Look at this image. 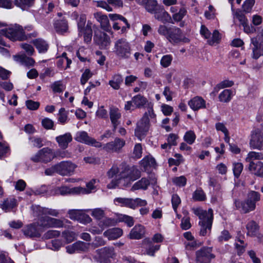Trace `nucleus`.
Wrapping results in <instances>:
<instances>
[{
	"label": "nucleus",
	"instance_id": "nucleus-1",
	"mask_svg": "<svg viewBox=\"0 0 263 263\" xmlns=\"http://www.w3.org/2000/svg\"><path fill=\"white\" fill-rule=\"evenodd\" d=\"M156 115L154 112L153 105L149 104L147 111L143 115L142 118L137 122L135 135L138 139L141 140L147 133L149 127V118L155 119Z\"/></svg>",
	"mask_w": 263,
	"mask_h": 263
},
{
	"label": "nucleus",
	"instance_id": "nucleus-2",
	"mask_svg": "<svg viewBox=\"0 0 263 263\" xmlns=\"http://www.w3.org/2000/svg\"><path fill=\"white\" fill-rule=\"evenodd\" d=\"M260 199V195L258 192L251 191L249 193L248 198L244 201L236 200L235 205L237 209L245 213L253 211L256 207V202Z\"/></svg>",
	"mask_w": 263,
	"mask_h": 263
},
{
	"label": "nucleus",
	"instance_id": "nucleus-3",
	"mask_svg": "<svg viewBox=\"0 0 263 263\" xmlns=\"http://www.w3.org/2000/svg\"><path fill=\"white\" fill-rule=\"evenodd\" d=\"M132 46L125 38L117 40L114 43L113 52L115 55L120 59H128L132 54Z\"/></svg>",
	"mask_w": 263,
	"mask_h": 263
},
{
	"label": "nucleus",
	"instance_id": "nucleus-4",
	"mask_svg": "<svg viewBox=\"0 0 263 263\" xmlns=\"http://www.w3.org/2000/svg\"><path fill=\"white\" fill-rule=\"evenodd\" d=\"M1 33L12 41H24L29 37V34H26L22 26L15 24L8 28L1 30Z\"/></svg>",
	"mask_w": 263,
	"mask_h": 263
},
{
	"label": "nucleus",
	"instance_id": "nucleus-5",
	"mask_svg": "<svg viewBox=\"0 0 263 263\" xmlns=\"http://www.w3.org/2000/svg\"><path fill=\"white\" fill-rule=\"evenodd\" d=\"M86 16L85 14H81L77 21V26L79 36H83L84 41L85 43H89L91 41L92 35V23L88 21L85 26Z\"/></svg>",
	"mask_w": 263,
	"mask_h": 263
},
{
	"label": "nucleus",
	"instance_id": "nucleus-6",
	"mask_svg": "<svg viewBox=\"0 0 263 263\" xmlns=\"http://www.w3.org/2000/svg\"><path fill=\"white\" fill-rule=\"evenodd\" d=\"M149 104H153L148 102L147 99L141 95H137L133 97L130 101L125 102L124 109L132 111L136 108H142L146 107L147 109Z\"/></svg>",
	"mask_w": 263,
	"mask_h": 263
},
{
	"label": "nucleus",
	"instance_id": "nucleus-7",
	"mask_svg": "<svg viewBox=\"0 0 263 263\" xmlns=\"http://www.w3.org/2000/svg\"><path fill=\"white\" fill-rule=\"evenodd\" d=\"M54 158L52 149L49 147H44L33 155L30 159L34 162L47 163L52 161Z\"/></svg>",
	"mask_w": 263,
	"mask_h": 263
},
{
	"label": "nucleus",
	"instance_id": "nucleus-8",
	"mask_svg": "<svg viewBox=\"0 0 263 263\" xmlns=\"http://www.w3.org/2000/svg\"><path fill=\"white\" fill-rule=\"evenodd\" d=\"M39 219L40 226L45 228H61L64 227V221L61 219L55 218L47 215L40 216Z\"/></svg>",
	"mask_w": 263,
	"mask_h": 263
},
{
	"label": "nucleus",
	"instance_id": "nucleus-9",
	"mask_svg": "<svg viewBox=\"0 0 263 263\" xmlns=\"http://www.w3.org/2000/svg\"><path fill=\"white\" fill-rule=\"evenodd\" d=\"M140 172L134 167L126 166L120 172L121 182L123 180L129 182L134 181L140 177Z\"/></svg>",
	"mask_w": 263,
	"mask_h": 263
},
{
	"label": "nucleus",
	"instance_id": "nucleus-10",
	"mask_svg": "<svg viewBox=\"0 0 263 263\" xmlns=\"http://www.w3.org/2000/svg\"><path fill=\"white\" fill-rule=\"evenodd\" d=\"M74 139L78 142L97 148H100L102 146L101 142L97 141L94 138L89 136L88 133L85 131H79L77 132Z\"/></svg>",
	"mask_w": 263,
	"mask_h": 263
},
{
	"label": "nucleus",
	"instance_id": "nucleus-11",
	"mask_svg": "<svg viewBox=\"0 0 263 263\" xmlns=\"http://www.w3.org/2000/svg\"><path fill=\"white\" fill-rule=\"evenodd\" d=\"M167 39L173 44L190 42L189 39L183 35L181 30L176 27H171Z\"/></svg>",
	"mask_w": 263,
	"mask_h": 263
},
{
	"label": "nucleus",
	"instance_id": "nucleus-12",
	"mask_svg": "<svg viewBox=\"0 0 263 263\" xmlns=\"http://www.w3.org/2000/svg\"><path fill=\"white\" fill-rule=\"evenodd\" d=\"M249 144L252 149L263 150V134L260 129H255L251 132Z\"/></svg>",
	"mask_w": 263,
	"mask_h": 263
},
{
	"label": "nucleus",
	"instance_id": "nucleus-13",
	"mask_svg": "<svg viewBox=\"0 0 263 263\" xmlns=\"http://www.w3.org/2000/svg\"><path fill=\"white\" fill-rule=\"evenodd\" d=\"M107 176L108 178L111 179L107 185L109 189L116 188L121 183V178H119L120 173L119 174V169L117 165H113L107 171Z\"/></svg>",
	"mask_w": 263,
	"mask_h": 263
},
{
	"label": "nucleus",
	"instance_id": "nucleus-14",
	"mask_svg": "<svg viewBox=\"0 0 263 263\" xmlns=\"http://www.w3.org/2000/svg\"><path fill=\"white\" fill-rule=\"evenodd\" d=\"M212 249L209 247H204L196 253L197 263H211V259L215 257L212 253Z\"/></svg>",
	"mask_w": 263,
	"mask_h": 263
},
{
	"label": "nucleus",
	"instance_id": "nucleus-15",
	"mask_svg": "<svg viewBox=\"0 0 263 263\" xmlns=\"http://www.w3.org/2000/svg\"><path fill=\"white\" fill-rule=\"evenodd\" d=\"M125 144L124 140L116 138L114 141L104 144L103 149L108 153H119Z\"/></svg>",
	"mask_w": 263,
	"mask_h": 263
},
{
	"label": "nucleus",
	"instance_id": "nucleus-16",
	"mask_svg": "<svg viewBox=\"0 0 263 263\" xmlns=\"http://www.w3.org/2000/svg\"><path fill=\"white\" fill-rule=\"evenodd\" d=\"M77 165L69 161H63L57 164L58 173L62 176L71 175Z\"/></svg>",
	"mask_w": 263,
	"mask_h": 263
},
{
	"label": "nucleus",
	"instance_id": "nucleus-17",
	"mask_svg": "<svg viewBox=\"0 0 263 263\" xmlns=\"http://www.w3.org/2000/svg\"><path fill=\"white\" fill-rule=\"evenodd\" d=\"M32 208L33 211V214L36 216L50 215L53 217H58L61 213L60 210L41 207L39 205H32Z\"/></svg>",
	"mask_w": 263,
	"mask_h": 263
},
{
	"label": "nucleus",
	"instance_id": "nucleus-18",
	"mask_svg": "<svg viewBox=\"0 0 263 263\" xmlns=\"http://www.w3.org/2000/svg\"><path fill=\"white\" fill-rule=\"evenodd\" d=\"M89 243L82 241H78L76 242L67 246L66 247V252L69 254L85 252L88 250Z\"/></svg>",
	"mask_w": 263,
	"mask_h": 263
},
{
	"label": "nucleus",
	"instance_id": "nucleus-19",
	"mask_svg": "<svg viewBox=\"0 0 263 263\" xmlns=\"http://www.w3.org/2000/svg\"><path fill=\"white\" fill-rule=\"evenodd\" d=\"M100 263H110V258L115 256L114 249L112 247H104L99 250Z\"/></svg>",
	"mask_w": 263,
	"mask_h": 263
},
{
	"label": "nucleus",
	"instance_id": "nucleus-20",
	"mask_svg": "<svg viewBox=\"0 0 263 263\" xmlns=\"http://www.w3.org/2000/svg\"><path fill=\"white\" fill-rule=\"evenodd\" d=\"M94 41L102 49H106L110 44V40L109 35L104 32H99L95 34Z\"/></svg>",
	"mask_w": 263,
	"mask_h": 263
},
{
	"label": "nucleus",
	"instance_id": "nucleus-21",
	"mask_svg": "<svg viewBox=\"0 0 263 263\" xmlns=\"http://www.w3.org/2000/svg\"><path fill=\"white\" fill-rule=\"evenodd\" d=\"M39 224L33 223L26 226L23 231L25 235L30 237H39L41 235V231L39 228Z\"/></svg>",
	"mask_w": 263,
	"mask_h": 263
},
{
	"label": "nucleus",
	"instance_id": "nucleus-22",
	"mask_svg": "<svg viewBox=\"0 0 263 263\" xmlns=\"http://www.w3.org/2000/svg\"><path fill=\"white\" fill-rule=\"evenodd\" d=\"M109 118L113 126V131H115L117 126L120 124L121 113L119 109L115 107H111L109 109Z\"/></svg>",
	"mask_w": 263,
	"mask_h": 263
},
{
	"label": "nucleus",
	"instance_id": "nucleus-23",
	"mask_svg": "<svg viewBox=\"0 0 263 263\" xmlns=\"http://www.w3.org/2000/svg\"><path fill=\"white\" fill-rule=\"evenodd\" d=\"M252 47V57L254 59H258L261 55H263V42H258L256 37L251 39Z\"/></svg>",
	"mask_w": 263,
	"mask_h": 263
},
{
	"label": "nucleus",
	"instance_id": "nucleus-24",
	"mask_svg": "<svg viewBox=\"0 0 263 263\" xmlns=\"http://www.w3.org/2000/svg\"><path fill=\"white\" fill-rule=\"evenodd\" d=\"M154 17L157 20L163 23L169 22L171 17L168 13L166 11L163 6H160L154 13Z\"/></svg>",
	"mask_w": 263,
	"mask_h": 263
},
{
	"label": "nucleus",
	"instance_id": "nucleus-25",
	"mask_svg": "<svg viewBox=\"0 0 263 263\" xmlns=\"http://www.w3.org/2000/svg\"><path fill=\"white\" fill-rule=\"evenodd\" d=\"M55 140L59 147L63 149H65L68 147V144L72 141V137L70 133H67L64 135L57 136Z\"/></svg>",
	"mask_w": 263,
	"mask_h": 263
},
{
	"label": "nucleus",
	"instance_id": "nucleus-26",
	"mask_svg": "<svg viewBox=\"0 0 263 263\" xmlns=\"http://www.w3.org/2000/svg\"><path fill=\"white\" fill-rule=\"evenodd\" d=\"M188 105L193 110H198L205 107V101L200 97H195L190 100Z\"/></svg>",
	"mask_w": 263,
	"mask_h": 263
},
{
	"label": "nucleus",
	"instance_id": "nucleus-27",
	"mask_svg": "<svg viewBox=\"0 0 263 263\" xmlns=\"http://www.w3.org/2000/svg\"><path fill=\"white\" fill-rule=\"evenodd\" d=\"M95 18L100 23L101 28L105 31H108L110 29L109 21L106 15L101 12H97L94 14Z\"/></svg>",
	"mask_w": 263,
	"mask_h": 263
},
{
	"label": "nucleus",
	"instance_id": "nucleus-28",
	"mask_svg": "<svg viewBox=\"0 0 263 263\" xmlns=\"http://www.w3.org/2000/svg\"><path fill=\"white\" fill-rule=\"evenodd\" d=\"M194 213L198 216L200 221H204L209 219H213V210L209 209L208 211H204L200 208L193 209Z\"/></svg>",
	"mask_w": 263,
	"mask_h": 263
},
{
	"label": "nucleus",
	"instance_id": "nucleus-29",
	"mask_svg": "<svg viewBox=\"0 0 263 263\" xmlns=\"http://www.w3.org/2000/svg\"><path fill=\"white\" fill-rule=\"evenodd\" d=\"M97 180L91 179L90 181L87 183L86 188L81 186L78 187V194H89L95 192L96 189V183Z\"/></svg>",
	"mask_w": 263,
	"mask_h": 263
},
{
	"label": "nucleus",
	"instance_id": "nucleus-30",
	"mask_svg": "<svg viewBox=\"0 0 263 263\" xmlns=\"http://www.w3.org/2000/svg\"><path fill=\"white\" fill-rule=\"evenodd\" d=\"M145 234L144 227L141 225H136L131 230L129 237L130 239H139Z\"/></svg>",
	"mask_w": 263,
	"mask_h": 263
},
{
	"label": "nucleus",
	"instance_id": "nucleus-31",
	"mask_svg": "<svg viewBox=\"0 0 263 263\" xmlns=\"http://www.w3.org/2000/svg\"><path fill=\"white\" fill-rule=\"evenodd\" d=\"M213 219H209L204 221H199V224L200 226V235L205 236L211 232Z\"/></svg>",
	"mask_w": 263,
	"mask_h": 263
},
{
	"label": "nucleus",
	"instance_id": "nucleus-32",
	"mask_svg": "<svg viewBox=\"0 0 263 263\" xmlns=\"http://www.w3.org/2000/svg\"><path fill=\"white\" fill-rule=\"evenodd\" d=\"M123 234L122 230L120 228L110 229L104 232V235L109 240H114L119 238Z\"/></svg>",
	"mask_w": 263,
	"mask_h": 263
},
{
	"label": "nucleus",
	"instance_id": "nucleus-33",
	"mask_svg": "<svg viewBox=\"0 0 263 263\" xmlns=\"http://www.w3.org/2000/svg\"><path fill=\"white\" fill-rule=\"evenodd\" d=\"M13 59L15 61H18L27 67L32 66L35 63V61L32 58L28 57L24 54L15 55L13 56Z\"/></svg>",
	"mask_w": 263,
	"mask_h": 263
},
{
	"label": "nucleus",
	"instance_id": "nucleus-34",
	"mask_svg": "<svg viewBox=\"0 0 263 263\" xmlns=\"http://www.w3.org/2000/svg\"><path fill=\"white\" fill-rule=\"evenodd\" d=\"M56 193L62 196L78 194V187L70 188L67 186H62L56 189Z\"/></svg>",
	"mask_w": 263,
	"mask_h": 263
},
{
	"label": "nucleus",
	"instance_id": "nucleus-35",
	"mask_svg": "<svg viewBox=\"0 0 263 263\" xmlns=\"http://www.w3.org/2000/svg\"><path fill=\"white\" fill-rule=\"evenodd\" d=\"M263 160V153L252 151L249 152L246 161L249 163V164H254L256 161Z\"/></svg>",
	"mask_w": 263,
	"mask_h": 263
},
{
	"label": "nucleus",
	"instance_id": "nucleus-36",
	"mask_svg": "<svg viewBox=\"0 0 263 263\" xmlns=\"http://www.w3.org/2000/svg\"><path fill=\"white\" fill-rule=\"evenodd\" d=\"M249 169L254 175L263 177V163L261 161H258L254 164H249Z\"/></svg>",
	"mask_w": 263,
	"mask_h": 263
},
{
	"label": "nucleus",
	"instance_id": "nucleus-37",
	"mask_svg": "<svg viewBox=\"0 0 263 263\" xmlns=\"http://www.w3.org/2000/svg\"><path fill=\"white\" fill-rule=\"evenodd\" d=\"M33 43L40 53H45L48 49V44L41 39H37L33 41Z\"/></svg>",
	"mask_w": 263,
	"mask_h": 263
},
{
	"label": "nucleus",
	"instance_id": "nucleus-38",
	"mask_svg": "<svg viewBox=\"0 0 263 263\" xmlns=\"http://www.w3.org/2000/svg\"><path fill=\"white\" fill-rule=\"evenodd\" d=\"M246 229L247 230V235L250 236H255L257 235L259 226L253 220L249 221L246 225Z\"/></svg>",
	"mask_w": 263,
	"mask_h": 263
},
{
	"label": "nucleus",
	"instance_id": "nucleus-39",
	"mask_svg": "<svg viewBox=\"0 0 263 263\" xmlns=\"http://www.w3.org/2000/svg\"><path fill=\"white\" fill-rule=\"evenodd\" d=\"M150 184L149 180L146 178H142L139 181L136 182L132 186L131 190L135 191L138 190H146Z\"/></svg>",
	"mask_w": 263,
	"mask_h": 263
},
{
	"label": "nucleus",
	"instance_id": "nucleus-40",
	"mask_svg": "<svg viewBox=\"0 0 263 263\" xmlns=\"http://www.w3.org/2000/svg\"><path fill=\"white\" fill-rule=\"evenodd\" d=\"M231 10L234 20H238L241 25L244 24L246 22L248 21L243 11L239 9L235 10L234 8H233V10Z\"/></svg>",
	"mask_w": 263,
	"mask_h": 263
},
{
	"label": "nucleus",
	"instance_id": "nucleus-41",
	"mask_svg": "<svg viewBox=\"0 0 263 263\" xmlns=\"http://www.w3.org/2000/svg\"><path fill=\"white\" fill-rule=\"evenodd\" d=\"M123 79L121 75L115 74L111 80L109 81V85L114 89L118 90Z\"/></svg>",
	"mask_w": 263,
	"mask_h": 263
},
{
	"label": "nucleus",
	"instance_id": "nucleus-42",
	"mask_svg": "<svg viewBox=\"0 0 263 263\" xmlns=\"http://www.w3.org/2000/svg\"><path fill=\"white\" fill-rule=\"evenodd\" d=\"M56 31L59 33H63L67 31L68 29V22L65 20L58 21L54 24Z\"/></svg>",
	"mask_w": 263,
	"mask_h": 263
},
{
	"label": "nucleus",
	"instance_id": "nucleus-43",
	"mask_svg": "<svg viewBox=\"0 0 263 263\" xmlns=\"http://www.w3.org/2000/svg\"><path fill=\"white\" fill-rule=\"evenodd\" d=\"M156 0H147L144 7L146 11L150 13L153 14L160 7Z\"/></svg>",
	"mask_w": 263,
	"mask_h": 263
},
{
	"label": "nucleus",
	"instance_id": "nucleus-44",
	"mask_svg": "<svg viewBox=\"0 0 263 263\" xmlns=\"http://www.w3.org/2000/svg\"><path fill=\"white\" fill-rule=\"evenodd\" d=\"M34 0H14V4L22 10H26L31 7Z\"/></svg>",
	"mask_w": 263,
	"mask_h": 263
},
{
	"label": "nucleus",
	"instance_id": "nucleus-45",
	"mask_svg": "<svg viewBox=\"0 0 263 263\" xmlns=\"http://www.w3.org/2000/svg\"><path fill=\"white\" fill-rule=\"evenodd\" d=\"M115 202L121 204L122 206H125L132 209H134V199L126 198H116L114 200Z\"/></svg>",
	"mask_w": 263,
	"mask_h": 263
},
{
	"label": "nucleus",
	"instance_id": "nucleus-46",
	"mask_svg": "<svg viewBox=\"0 0 263 263\" xmlns=\"http://www.w3.org/2000/svg\"><path fill=\"white\" fill-rule=\"evenodd\" d=\"M16 204V200L13 198H8L5 200L2 204V208L3 210L10 211L12 209Z\"/></svg>",
	"mask_w": 263,
	"mask_h": 263
},
{
	"label": "nucleus",
	"instance_id": "nucleus-47",
	"mask_svg": "<svg viewBox=\"0 0 263 263\" xmlns=\"http://www.w3.org/2000/svg\"><path fill=\"white\" fill-rule=\"evenodd\" d=\"M232 97V91L230 89H224L219 95V99L221 102H228Z\"/></svg>",
	"mask_w": 263,
	"mask_h": 263
},
{
	"label": "nucleus",
	"instance_id": "nucleus-48",
	"mask_svg": "<svg viewBox=\"0 0 263 263\" xmlns=\"http://www.w3.org/2000/svg\"><path fill=\"white\" fill-rule=\"evenodd\" d=\"M68 111L64 108H61L58 114V121L62 124H65L68 121Z\"/></svg>",
	"mask_w": 263,
	"mask_h": 263
},
{
	"label": "nucleus",
	"instance_id": "nucleus-49",
	"mask_svg": "<svg viewBox=\"0 0 263 263\" xmlns=\"http://www.w3.org/2000/svg\"><path fill=\"white\" fill-rule=\"evenodd\" d=\"M114 224V220L108 218H102L98 222V224L102 230L105 228L111 226Z\"/></svg>",
	"mask_w": 263,
	"mask_h": 263
},
{
	"label": "nucleus",
	"instance_id": "nucleus-50",
	"mask_svg": "<svg viewBox=\"0 0 263 263\" xmlns=\"http://www.w3.org/2000/svg\"><path fill=\"white\" fill-rule=\"evenodd\" d=\"M187 10L185 8L182 7L179 9V11L174 13L172 17L173 20L176 22H180L182 18L186 15Z\"/></svg>",
	"mask_w": 263,
	"mask_h": 263
},
{
	"label": "nucleus",
	"instance_id": "nucleus-51",
	"mask_svg": "<svg viewBox=\"0 0 263 263\" xmlns=\"http://www.w3.org/2000/svg\"><path fill=\"white\" fill-rule=\"evenodd\" d=\"M193 198L196 201H204L206 199V195L202 190L198 189L194 192Z\"/></svg>",
	"mask_w": 263,
	"mask_h": 263
},
{
	"label": "nucleus",
	"instance_id": "nucleus-52",
	"mask_svg": "<svg viewBox=\"0 0 263 263\" xmlns=\"http://www.w3.org/2000/svg\"><path fill=\"white\" fill-rule=\"evenodd\" d=\"M196 136L194 132L192 130H189L185 133L183 139L189 144H192L196 139Z\"/></svg>",
	"mask_w": 263,
	"mask_h": 263
},
{
	"label": "nucleus",
	"instance_id": "nucleus-53",
	"mask_svg": "<svg viewBox=\"0 0 263 263\" xmlns=\"http://www.w3.org/2000/svg\"><path fill=\"white\" fill-rule=\"evenodd\" d=\"M255 0H246L242 6V11L246 13L251 12Z\"/></svg>",
	"mask_w": 263,
	"mask_h": 263
},
{
	"label": "nucleus",
	"instance_id": "nucleus-54",
	"mask_svg": "<svg viewBox=\"0 0 263 263\" xmlns=\"http://www.w3.org/2000/svg\"><path fill=\"white\" fill-rule=\"evenodd\" d=\"M141 165L144 167L147 166H153L156 163L155 160L152 157L147 156L144 157L141 161Z\"/></svg>",
	"mask_w": 263,
	"mask_h": 263
},
{
	"label": "nucleus",
	"instance_id": "nucleus-55",
	"mask_svg": "<svg viewBox=\"0 0 263 263\" xmlns=\"http://www.w3.org/2000/svg\"><path fill=\"white\" fill-rule=\"evenodd\" d=\"M82 212L78 210H70L68 211V214L70 219L79 221Z\"/></svg>",
	"mask_w": 263,
	"mask_h": 263
},
{
	"label": "nucleus",
	"instance_id": "nucleus-56",
	"mask_svg": "<svg viewBox=\"0 0 263 263\" xmlns=\"http://www.w3.org/2000/svg\"><path fill=\"white\" fill-rule=\"evenodd\" d=\"M51 88L54 93L61 92L65 88V86L61 81L54 82L51 85Z\"/></svg>",
	"mask_w": 263,
	"mask_h": 263
},
{
	"label": "nucleus",
	"instance_id": "nucleus-57",
	"mask_svg": "<svg viewBox=\"0 0 263 263\" xmlns=\"http://www.w3.org/2000/svg\"><path fill=\"white\" fill-rule=\"evenodd\" d=\"M220 40V34L217 30H215L213 31L211 37L208 40V43L210 45H213L215 43H218Z\"/></svg>",
	"mask_w": 263,
	"mask_h": 263
},
{
	"label": "nucleus",
	"instance_id": "nucleus-58",
	"mask_svg": "<svg viewBox=\"0 0 263 263\" xmlns=\"http://www.w3.org/2000/svg\"><path fill=\"white\" fill-rule=\"evenodd\" d=\"M173 60V57L170 54L163 55L160 61V64L164 68L168 67Z\"/></svg>",
	"mask_w": 263,
	"mask_h": 263
},
{
	"label": "nucleus",
	"instance_id": "nucleus-59",
	"mask_svg": "<svg viewBox=\"0 0 263 263\" xmlns=\"http://www.w3.org/2000/svg\"><path fill=\"white\" fill-rule=\"evenodd\" d=\"M160 245H154L152 243H149L146 248V251L147 255L150 256H154L155 253L160 249Z\"/></svg>",
	"mask_w": 263,
	"mask_h": 263
},
{
	"label": "nucleus",
	"instance_id": "nucleus-60",
	"mask_svg": "<svg viewBox=\"0 0 263 263\" xmlns=\"http://www.w3.org/2000/svg\"><path fill=\"white\" fill-rule=\"evenodd\" d=\"M63 237L67 243H70L76 239V234L73 232L65 231L63 233Z\"/></svg>",
	"mask_w": 263,
	"mask_h": 263
},
{
	"label": "nucleus",
	"instance_id": "nucleus-61",
	"mask_svg": "<svg viewBox=\"0 0 263 263\" xmlns=\"http://www.w3.org/2000/svg\"><path fill=\"white\" fill-rule=\"evenodd\" d=\"M91 216L94 217L96 219L100 220L104 217V212L100 208H97L91 210Z\"/></svg>",
	"mask_w": 263,
	"mask_h": 263
},
{
	"label": "nucleus",
	"instance_id": "nucleus-62",
	"mask_svg": "<svg viewBox=\"0 0 263 263\" xmlns=\"http://www.w3.org/2000/svg\"><path fill=\"white\" fill-rule=\"evenodd\" d=\"M60 235V232L57 230H49L46 232L43 235V238L46 239H51L54 237H57Z\"/></svg>",
	"mask_w": 263,
	"mask_h": 263
},
{
	"label": "nucleus",
	"instance_id": "nucleus-63",
	"mask_svg": "<svg viewBox=\"0 0 263 263\" xmlns=\"http://www.w3.org/2000/svg\"><path fill=\"white\" fill-rule=\"evenodd\" d=\"M243 170V165L241 163L237 162L233 163V173L234 176L238 178Z\"/></svg>",
	"mask_w": 263,
	"mask_h": 263
},
{
	"label": "nucleus",
	"instance_id": "nucleus-64",
	"mask_svg": "<svg viewBox=\"0 0 263 263\" xmlns=\"http://www.w3.org/2000/svg\"><path fill=\"white\" fill-rule=\"evenodd\" d=\"M92 74L88 69H85L84 72L82 74L80 82L82 85H84L88 80L92 77Z\"/></svg>",
	"mask_w": 263,
	"mask_h": 263
}]
</instances>
